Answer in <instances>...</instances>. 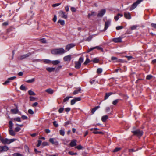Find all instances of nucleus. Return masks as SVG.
<instances>
[{
    "instance_id": "nucleus-1",
    "label": "nucleus",
    "mask_w": 156,
    "mask_h": 156,
    "mask_svg": "<svg viewBox=\"0 0 156 156\" xmlns=\"http://www.w3.org/2000/svg\"><path fill=\"white\" fill-rule=\"evenodd\" d=\"M51 52L53 55H59L64 54L66 51L63 48H60L53 49L51 50Z\"/></svg>"
},
{
    "instance_id": "nucleus-2",
    "label": "nucleus",
    "mask_w": 156,
    "mask_h": 156,
    "mask_svg": "<svg viewBox=\"0 0 156 156\" xmlns=\"http://www.w3.org/2000/svg\"><path fill=\"white\" fill-rule=\"evenodd\" d=\"M0 140L1 142L4 144H9L16 140V139H9L7 138H3L1 136H0Z\"/></svg>"
},
{
    "instance_id": "nucleus-3",
    "label": "nucleus",
    "mask_w": 156,
    "mask_h": 156,
    "mask_svg": "<svg viewBox=\"0 0 156 156\" xmlns=\"http://www.w3.org/2000/svg\"><path fill=\"white\" fill-rule=\"evenodd\" d=\"M132 132L133 133V135L140 137L142 135L143 133V131L139 129L132 131Z\"/></svg>"
},
{
    "instance_id": "nucleus-4",
    "label": "nucleus",
    "mask_w": 156,
    "mask_h": 156,
    "mask_svg": "<svg viewBox=\"0 0 156 156\" xmlns=\"http://www.w3.org/2000/svg\"><path fill=\"white\" fill-rule=\"evenodd\" d=\"M143 0H137V1L133 3L130 8V10L132 11L137 6L138 4H140Z\"/></svg>"
},
{
    "instance_id": "nucleus-5",
    "label": "nucleus",
    "mask_w": 156,
    "mask_h": 156,
    "mask_svg": "<svg viewBox=\"0 0 156 156\" xmlns=\"http://www.w3.org/2000/svg\"><path fill=\"white\" fill-rule=\"evenodd\" d=\"M49 142L51 143L52 144L56 146H58L59 145L58 142L55 138H50L49 140Z\"/></svg>"
},
{
    "instance_id": "nucleus-6",
    "label": "nucleus",
    "mask_w": 156,
    "mask_h": 156,
    "mask_svg": "<svg viewBox=\"0 0 156 156\" xmlns=\"http://www.w3.org/2000/svg\"><path fill=\"white\" fill-rule=\"evenodd\" d=\"M31 53L29 52L26 54L22 55L19 56L18 57V59L19 60H22L23 59L30 56L31 55Z\"/></svg>"
},
{
    "instance_id": "nucleus-7",
    "label": "nucleus",
    "mask_w": 156,
    "mask_h": 156,
    "mask_svg": "<svg viewBox=\"0 0 156 156\" xmlns=\"http://www.w3.org/2000/svg\"><path fill=\"white\" fill-rule=\"evenodd\" d=\"M58 13L62 18L65 19H67V14H66L65 12L62 10H60L59 12Z\"/></svg>"
},
{
    "instance_id": "nucleus-8",
    "label": "nucleus",
    "mask_w": 156,
    "mask_h": 156,
    "mask_svg": "<svg viewBox=\"0 0 156 156\" xmlns=\"http://www.w3.org/2000/svg\"><path fill=\"white\" fill-rule=\"evenodd\" d=\"M124 16L126 19L128 20H130L131 18V14L129 12H125L124 13Z\"/></svg>"
},
{
    "instance_id": "nucleus-9",
    "label": "nucleus",
    "mask_w": 156,
    "mask_h": 156,
    "mask_svg": "<svg viewBox=\"0 0 156 156\" xmlns=\"http://www.w3.org/2000/svg\"><path fill=\"white\" fill-rule=\"evenodd\" d=\"M75 45L73 43L67 45L66 47V50L67 51H69L71 48L74 47Z\"/></svg>"
},
{
    "instance_id": "nucleus-10",
    "label": "nucleus",
    "mask_w": 156,
    "mask_h": 156,
    "mask_svg": "<svg viewBox=\"0 0 156 156\" xmlns=\"http://www.w3.org/2000/svg\"><path fill=\"white\" fill-rule=\"evenodd\" d=\"M72 59V57L71 55H68L65 56L63 58L64 61L65 62L70 61Z\"/></svg>"
},
{
    "instance_id": "nucleus-11",
    "label": "nucleus",
    "mask_w": 156,
    "mask_h": 156,
    "mask_svg": "<svg viewBox=\"0 0 156 156\" xmlns=\"http://www.w3.org/2000/svg\"><path fill=\"white\" fill-rule=\"evenodd\" d=\"M91 130H93V133L95 134H103V133L101 131H98L97 130H99V129L97 128H94V129H91Z\"/></svg>"
},
{
    "instance_id": "nucleus-12",
    "label": "nucleus",
    "mask_w": 156,
    "mask_h": 156,
    "mask_svg": "<svg viewBox=\"0 0 156 156\" xmlns=\"http://www.w3.org/2000/svg\"><path fill=\"white\" fill-rule=\"evenodd\" d=\"M105 9L101 10L99 12L98 14V16L100 17H102L103 15L105 13Z\"/></svg>"
},
{
    "instance_id": "nucleus-13",
    "label": "nucleus",
    "mask_w": 156,
    "mask_h": 156,
    "mask_svg": "<svg viewBox=\"0 0 156 156\" xmlns=\"http://www.w3.org/2000/svg\"><path fill=\"white\" fill-rule=\"evenodd\" d=\"M15 105L16 106V108L15 109H11V112L12 114H16L18 113V109L17 106L15 104Z\"/></svg>"
},
{
    "instance_id": "nucleus-14",
    "label": "nucleus",
    "mask_w": 156,
    "mask_h": 156,
    "mask_svg": "<svg viewBox=\"0 0 156 156\" xmlns=\"http://www.w3.org/2000/svg\"><path fill=\"white\" fill-rule=\"evenodd\" d=\"M69 145L71 147H73L76 146V140H72L70 143L69 144Z\"/></svg>"
},
{
    "instance_id": "nucleus-15",
    "label": "nucleus",
    "mask_w": 156,
    "mask_h": 156,
    "mask_svg": "<svg viewBox=\"0 0 156 156\" xmlns=\"http://www.w3.org/2000/svg\"><path fill=\"white\" fill-rule=\"evenodd\" d=\"M110 24V21H107L105 22V28L104 29V31L106 30L108 27L109 26Z\"/></svg>"
},
{
    "instance_id": "nucleus-16",
    "label": "nucleus",
    "mask_w": 156,
    "mask_h": 156,
    "mask_svg": "<svg viewBox=\"0 0 156 156\" xmlns=\"http://www.w3.org/2000/svg\"><path fill=\"white\" fill-rule=\"evenodd\" d=\"M113 41L115 43L121 42L122 41V38L119 37L114 38L113 39Z\"/></svg>"
},
{
    "instance_id": "nucleus-17",
    "label": "nucleus",
    "mask_w": 156,
    "mask_h": 156,
    "mask_svg": "<svg viewBox=\"0 0 156 156\" xmlns=\"http://www.w3.org/2000/svg\"><path fill=\"white\" fill-rule=\"evenodd\" d=\"M75 67L76 69H79L80 67L81 64L78 61H76L75 62Z\"/></svg>"
},
{
    "instance_id": "nucleus-18",
    "label": "nucleus",
    "mask_w": 156,
    "mask_h": 156,
    "mask_svg": "<svg viewBox=\"0 0 156 156\" xmlns=\"http://www.w3.org/2000/svg\"><path fill=\"white\" fill-rule=\"evenodd\" d=\"M123 15L122 14L118 13L117 16L114 17V19L115 21H117L119 19V17H122Z\"/></svg>"
},
{
    "instance_id": "nucleus-19",
    "label": "nucleus",
    "mask_w": 156,
    "mask_h": 156,
    "mask_svg": "<svg viewBox=\"0 0 156 156\" xmlns=\"http://www.w3.org/2000/svg\"><path fill=\"white\" fill-rule=\"evenodd\" d=\"M2 152L6 151L9 150V148L7 146H2Z\"/></svg>"
},
{
    "instance_id": "nucleus-20",
    "label": "nucleus",
    "mask_w": 156,
    "mask_h": 156,
    "mask_svg": "<svg viewBox=\"0 0 156 156\" xmlns=\"http://www.w3.org/2000/svg\"><path fill=\"white\" fill-rule=\"evenodd\" d=\"M55 69V68L53 67H48L46 68V70L49 72L54 71Z\"/></svg>"
},
{
    "instance_id": "nucleus-21",
    "label": "nucleus",
    "mask_w": 156,
    "mask_h": 156,
    "mask_svg": "<svg viewBox=\"0 0 156 156\" xmlns=\"http://www.w3.org/2000/svg\"><path fill=\"white\" fill-rule=\"evenodd\" d=\"M100 108V106L99 105H98V106L95 107L94 108L92 109L91 110V112L92 114H94L95 112L98 109Z\"/></svg>"
},
{
    "instance_id": "nucleus-22",
    "label": "nucleus",
    "mask_w": 156,
    "mask_h": 156,
    "mask_svg": "<svg viewBox=\"0 0 156 156\" xmlns=\"http://www.w3.org/2000/svg\"><path fill=\"white\" fill-rule=\"evenodd\" d=\"M45 91L50 94H53L54 92L53 90L51 88H48Z\"/></svg>"
},
{
    "instance_id": "nucleus-23",
    "label": "nucleus",
    "mask_w": 156,
    "mask_h": 156,
    "mask_svg": "<svg viewBox=\"0 0 156 156\" xmlns=\"http://www.w3.org/2000/svg\"><path fill=\"white\" fill-rule=\"evenodd\" d=\"M113 94L112 93V92H109V93H106L105 94V98L104 99L105 100L107 99L108 98V97L111 95L112 94Z\"/></svg>"
},
{
    "instance_id": "nucleus-24",
    "label": "nucleus",
    "mask_w": 156,
    "mask_h": 156,
    "mask_svg": "<svg viewBox=\"0 0 156 156\" xmlns=\"http://www.w3.org/2000/svg\"><path fill=\"white\" fill-rule=\"evenodd\" d=\"M9 134L11 136H14L15 135V132L12 129H9Z\"/></svg>"
},
{
    "instance_id": "nucleus-25",
    "label": "nucleus",
    "mask_w": 156,
    "mask_h": 156,
    "mask_svg": "<svg viewBox=\"0 0 156 156\" xmlns=\"http://www.w3.org/2000/svg\"><path fill=\"white\" fill-rule=\"evenodd\" d=\"M81 90V89L80 88H78L77 90H75L73 92V94L74 95H76L79 93Z\"/></svg>"
},
{
    "instance_id": "nucleus-26",
    "label": "nucleus",
    "mask_w": 156,
    "mask_h": 156,
    "mask_svg": "<svg viewBox=\"0 0 156 156\" xmlns=\"http://www.w3.org/2000/svg\"><path fill=\"white\" fill-rule=\"evenodd\" d=\"M108 117L107 115L103 116L102 117L101 120L103 122H105L108 119Z\"/></svg>"
},
{
    "instance_id": "nucleus-27",
    "label": "nucleus",
    "mask_w": 156,
    "mask_h": 156,
    "mask_svg": "<svg viewBox=\"0 0 156 156\" xmlns=\"http://www.w3.org/2000/svg\"><path fill=\"white\" fill-rule=\"evenodd\" d=\"M60 61L58 60L52 61L51 63L54 65H56L59 64Z\"/></svg>"
},
{
    "instance_id": "nucleus-28",
    "label": "nucleus",
    "mask_w": 156,
    "mask_h": 156,
    "mask_svg": "<svg viewBox=\"0 0 156 156\" xmlns=\"http://www.w3.org/2000/svg\"><path fill=\"white\" fill-rule=\"evenodd\" d=\"M99 61V59L98 58H94L91 61L93 63H98V62Z\"/></svg>"
},
{
    "instance_id": "nucleus-29",
    "label": "nucleus",
    "mask_w": 156,
    "mask_h": 156,
    "mask_svg": "<svg viewBox=\"0 0 156 156\" xmlns=\"http://www.w3.org/2000/svg\"><path fill=\"white\" fill-rule=\"evenodd\" d=\"M86 57H87L86 59V61H85V62H84V63H83V64L84 65H86L88 63H89L90 62V60H89V59L88 58V55H86Z\"/></svg>"
},
{
    "instance_id": "nucleus-30",
    "label": "nucleus",
    "mask_w": 156,
    "mask_h": 156,
    "mask_svg": "<svg viewBox=\"0 0 156 156\" xmlns=\"http://www.w3.org/2000/svg\"><path fill=\"white\" fill-rule=\"evenodd\" d=\"M13 124L12 121H10L9 122V129H12L13 128Z\"/></svg>"
},
{
    "instance_id": "nucleus-31",
    "label": "nucleus",
    "mask_w": 156,
    "mask_h": 156,
    "mask_svg": "<svg viewBox=\"0 0 156 156\" xmlns=\"http://www.w3.org/2000/svg\"><path fill=\"white\" fill-rule=\"evenodd\" d=\"M35 79L34 78H32L30 80H28L26 81V82L28 83H31L34 82L35 81Z\"/></svg>"
},
{
    "instance_id": "nucleus-32",
    "label": "nucleus",
    "mask_w": 156,
    "mask_h": 156,
    "mask_svg": "<svg viewBox=\"0 0 156 156\" xmlns=\"http://www.w3.org/2000/svg\"><path fill=\"white\" fill-rule=\"evenodd\" d=\"M72 96L67 97L65 98L63 100V102L64 103L68 101L69 99L70 98H72Z\"/></svg>"
},
{
    "instance_id": "nucleus-33",
    "label": "nucleus",
    "mask_w": 156,
    "mask_h": 156,
    "mask_svg": "<svg viewBox=\"0 0 156 156\" xmlns=\"http://www.w3.org/2000/svg\"><path fill=\"white\" fill-rule=\"evenodd\" d=\"M58 23H60L62 26H63L65 24V21L63 20H59L58 21Z\"/></svg>"
},
{
    "instance_id": "nucleus-34",
    "label": "nucleus",
    "mask_w": 156,
    "mask_h": 156,
    "mask_svg": "<svg viewBox=\"0 0 156 156\" xmlns=\"http://www.w3.org/2000/svg\"><path fill=\"white\" fill-rule=\"evenodd\" d=\"M59 134L60 135L64 136L65 135V130L64 129H61L59 131Z\"/></svg>"
},
{
    "instance_id": "nucleus-35",
    "label": "nucleus",
    "mask_w": 156,
    "mask_h": 156,
    "mask_svg": "<svg viewBox=\"0 0 156 156\" xmlns=\"http://www.w3.org/2000/svg\"><path fill=\"white\" fill-rule=\"evenodd\" d=\"M28 94L30 95H35L36 94L31 90H30L28 91Z\"/></svg>"
},
{
    "instance_id": "nucleus-36",
    "label": "nucleus",
    "mask_w": 156,
    "mask_h": 156,
    "mask_svg": "<svg viewBox=\"0 0 156 156\" xmlns=\"http://www.w3.org/2000/svg\"><path fill=\"white\" fill-rule=\"evenodd\" d=\"M20 89L22 90H26V88L23 85H22L20 87Z\"/></svg>"
},
{
    "instance_id": "nucleus-37",
    "label": "nucleus",
    "mask_w": 156,
    "mask_h": 156,
    "mask_svg": "<svg viewBox=\"0 0 156 156\" xmlns=\"http://www.w3.org/2000/svg\"><path fill=\"white\" fill-rule=\"evenodd\" d=\"M13 156H23V155L22 154H20L18 153H14L13 154Z\"/></svg>"
},
{
    "instance_id": "nucleus-38",
    "label": "nucleus",
    "mask_w": 156,
    "mask_h": 156,
    "mask_svg": "<svg viewBox=\"0 0 156 156\" xmlns=\"http://www.w3.org/2000/svg\"><path fill=\"white\" fill-rule=\"evenodd\" d=\"M52 61L49 59H45L44 61V62L46 63L50 64L51 63Z\"/></svg>"
},
{
    "instance_id": "nucleus-39",
    "label": "nucleus",
    "mask_w": 156,
    "mask_h": 156,
    "mask_svg": "<svg viewBox=\"0 0 156 156\" xmlns=\"http://www.w3.org/2000/svg\"><path fill=\"white\" fill-rule=\"evenodd\" d=\"M83 61V58L82 57H80L79 58L78 61V62H79L81 64Z\"/></svg>"
},
{
    "instance_id": "nucleus-40",
    "label": "nucleus",
    "mask_w": 156,
    "mask_h": 156,
    "mask_svg": "<svg viewBox=\"0 0 156 156\" xmlns=\"http://www.w3.org/2000/svg\"><path fill=\"white\" fill-rule=\"evenodd\" d=\"M119 101V99H117L114 100L112 102V104L114 105L117 104Z\"/></svg>"
},
{
    "instance_id": "nucleus-41",
    "label": "nucleus",
    "mask_w": 156,
    "mask_h": 156,
    "mask_svg": "<svg viewBox=\"0 0 156 156\" xmlns=\"http://www.w3.org/2000/svg\"><path fill=\"white\" fill-rule=\"evenodd\" d=\"M13 120L18 122H21V120L20 117H17L16 118H14L13 119Z\"/></svg>"
},
{
    "instance_id": "nucleus-42",
    "label": "nucleus",
    "mask_w": 156,
    "mask_h": 156,
    "mask_svg": "<svg viewBox=\"0 0 156 156\" xmlns=\"http://www.w3.org/2000/svg\"><path fill=\"white\" fill-rule=\"evenodd\" d=\"M94 48L95 49H97L98 50H101V51H103V48L100 47V46H97L96 47H94Z\"/></svg>"
},
{
    "instance_id": "nucleus-43",
    "label": "nucleus",
    "mask_w": 156,
    "mask_h": 156,
    "mask_svg": "<svg viewBox=\"0 0 156 156\" xmlns=\"http://www.w3.org/2000/svg\"><path fill=\"white\" fill-rule=\"evenodd\" d=\"M97 73L98 74L101 73L102 72V69L101 68H98L97 69Z\"/></svg>"
},
{
    "instance_id": "nucleus-44",
    "label": "nucleus",
    "mask_w": 156,
    "mask_h": 156,
    "mask_svg": "<svg viewBox=\"0 0 156 156\" xmlns=\"http://www.w3.org/2000/svg\"><path fill=\"white\" fill-rule=\"evenodd\" d=\"M137 26L136 25H133L131 27V30H132L136 29L137 27Z\"/></svg>"
},
{
    "instance_id": "nucleus-45",
    "label": "nucleus",
    "mask_w": 156,
    "mask_h": 156,
    "mask_svg": "<svg viewBox=\"0 0 156 156\" xmlns=\"http://www.w3.org/2000/svg\"><path fill=\"white\" fill-rule=\"evenodd\" d=\"M63 142L62 143L64 145H67V144L69 143V141L66 140H63Z\"/></svg>"
},
{
    "instance_id": "nucleus-46",
    "label": "nucleus",
    "mask_w": 156,
    "mask_h": 156,
    "mask_svg": "<svg viewBox=\"0 0 156 156\" xmlns=\"http://www.w3.org/2000/svg\"><path fill=\"white\" fill-rule=\"evenodd\" d=\"M53 123L54 126L56 127H58V124L57 123L56 121H54L53 122Z\"/></svg>"
},
{
    "instance_id": "nucleus-47",
    "label": "nucleus",
    "mask_w": 156,
    "mask_h": 156,
    "mask_svg": "<svg viewBox=\"0 0 156 156\" xmlns=\"http://www.w3.org/2000/svg\"><path fill=\"white\" fill-rule=\"evenodd\" d=\"M123 26H118L116 27V29L117 30H120V29H123Z\"/></svg>"
},
{
    "instance_id": "nucleus-48",
    "label": "nucleus",
    "mask_w": 156,
    "mask_h": 156,
    "mask_svg": "<svg viewBox=\"0 0 156 156\" xmlns=\"http://www.w3.org/2000/svg\"><path fill=\"white\" fill-rule=\"evenodd\" d=\"M16 78V76H13V77H11L10 78H9L8 79V80H9V81H10L13 80H14Z\"/></svg>"
},
{
    "instance_id": "nucleus-49",
    "label": "nucleus",
    "mask_w": 156,
    "mask_h": 156,
    "mask_svg": "<svg viewBox=\"0 0 156 156\" xmlns=\"http://www.w3.org/2000/svg\"><path fill=\"white\" fill-rule=\"evenodd\" d=\"M76 101H80L81 100V98L80 97H76L74 98Z\"/></svg>"
},
{
    "instance_id": "nucleus-50",
    "label": "nucleus",
    "mask_w": 156,
    "mask_h": 156,
    "mask_svg": "<svg viewBox=\"0 0 156 156\" xmlns=\"http://www.w3.org/2000/svg\"><path fill=\"white\" fill-rule=\"evenodd\" d=\"M76 101L74 99L73 100H72L71 101V102H70L71 105H74V104H75V103H76Z\"/></svg>"
},
{
    "instance_id": "nucleus-51",
    "label": "nucleus",
    "mask_w": 156,
    "mask_h": 156,
    "mask_svg": "<svg viewBox=\"0 0 156 156\" xmlns=\"http://www.w3.org/2000/svg\"><path fill=\"white\" fill-rule=\"evenodd\" d=\"M121 149L120 148L116 147L113 150V152H115L119 151Z\"/></svg>"
},
{
    "instance_id": "nucleus-52",
    "label": "nucleus",
    "mask_w": 156,
    "mask_h": 156,
    "mask_svg": "<svg viewBox=\"0 0 156 156\" xmlns=\"http://www.w3.org/2000/svg\"><path fill=\"white\" fill-rule=\"evenodd\" d=\"M61 3H57L53 4L52 5V6H53V7H55L59 6V5H61Z\"/></svg>"
},
{
    "instance_id": "nucleus-53",
    "label": "nucleus",
    "mask_w": 156,
    "mask_h": 156,
    "mask_svg": "<svg viewBox=\"0 0 156 156\" xmlns=\"http://www.w3.org/2000/svg\"><path fill=\"white\" fill-rule=\"evenodd\" d=\"M21 129V128L18 127H16L15 128V130L16 132H18L20 131Z\"/></svg>"
},
{
    "instance_id": "nucleus-54",
    "label": "nucleus",
    "mask_w": 156,
    "mask_h": 156,
    "mask_svg": "<svg viewBox=\"0 0 156 156\" xmlns=\"http://www.w3.org/2000/svg\"><path fill=\"white\" fill-rule=\"evenodd\" d=\"M28 112L29 113V114L31 115H32L34 113L33 111L31 109H29L28 110Z\"/></svg>"
},
{
    "instance_id": "nucleus-55",
    "label": "nucleus",
    "mask_w": 156,
    "mask_h": 156,
    "mask_svg": "<svg viewBox=\"0 0 156 156\" xmlns=\"http://www.w3.org/2000/svg\"><path fill=\"white\" fill-rule=\"evenodd\" d=\"M41 142H42V141L41 140H38V144L37 145V147H39L40 146V145H41Z\"/></svg>"
},
{
    "instance_id": "nucleus-56",
    "label": "nucleus",
    "mask_w": 156,
    "mask_h": 156,
    "mask_svg": "<svg viewBox=\"0 0 156 156\" xmlns=\"http://www.w3.org/2000/svg\"><path fill=\"white\" fill-rule=\"evenodd\" d=\"M76 148L78 150H81L83 148V147L81 145H79L76 147Z\"/></svg>"
},
{
    "instance_id": "nucleus-57",
    "label": "nucleus",
    "mask_w": 156,
    "mask_h": 156,
    "mask_svg": "<svg viewBox=\"0 0 156 156\" xmlns=\"http://www.w3.org/2000/svg\"><path fill=\"white\" fill-rule=\"evenodd\" d=\"M152 77V76L151 75H149L147 76L146 77V79L147 80H150Z\"/></svg>"
},
{
    "instance_id": "nucleus-58",
    "label": "nucleus",
    "mask_w": 156,
    "mask_h": 156,
    "mask_svg": "<svg viewBox=\"0 0 156 156\" xmlns=\"http://www.w3.org/2000/svg\"><path fill=\"white\" fill-rule=\"evenodd\" d=\"M94 13V12H92L91 13H89L88 15V18H90L91 16H93Z\"/></svg>"
},
{
    "instance_id": "nucleus-59",
    "label": "nucleus",
    "mask_w": 156,
    "mask_h": 156,
    "mask_svg": "<svg viewBox=\"0 0 156 156\" xmlns=\"http://www.w3.org/2000/svg\"><path fill=\"white\" fill-rule=\"evenodd\" d=\"M64 110V108H61L59 109L58 112L59 113H62L63 112Z\"/></svg>"
},
{
    "instance_id": "nucleus-60",
    "label": "nucleus",
    "mask_w": 156,
    "mask_h": 156,
    "mask_svg": "<svg viewBox=\"0 0 156 156\" xmlns=\"http://www.w3.org/2000/svg\"><path fill=\"white\" fill-rule=\"evenodd\" d=\"M71 124V122L70 121H67L65 122L64 126H66L69 124Z\"/></svg>"
},
{
    "instance_id": "nucleus-61",
    "label": "nucleus",
    "mask_w": 156,
    "mask_h": 156,
    "mask_svg": "<svg viewBox=\"0 0 156 156\" xmlns=\"http://www.w3.org/2000/svg\"><path fill=\"white\" fill-rule=\"evenodd\" d=\"M70 10L73 12H75L76 10V9L74 7H71L70 8Z\"/></svg>"
},
{
    "instance_id": "nucleus-62",
    "label": "nucleus",
    "mask_w": 156,
    "mask_h": 156,
    "mask_svg": "<svg viewBox=\"0 0 156 156\" xmlns=\"http://www.w3.org/2000/svg\"><path fill=\"white\" fill-rule=\"evenodd\" d=\"M92 38V37L90 36L86 39V41H89L91 40Z\"/></svg>"
},
{
    "instance_id": "nucleus-63",
    "label": "nucleus",
    "mask_w": 156,
    "mask_h": 156,
    "mask_svg": "<svg viewBox=\"0 0 156 156\" xmlns=\"http://www.w3.org/2000/svg\"><path fill=\"white\" fill-rule=\"evenodd\" d=\"M41 42L43 43H46V40L44 38H43L41 39Z\"/></svg>"
},
{
    "instance_id": "nucleus-64",
    "label": "nucleus",
    "mask_w": 156,
    "mask_h": 156,
    "mask_svg": "<svg viewBox=\"0 0 156 156\" xmlns=\"http://www.w3.org/2000/svg\"><path fill=\"white\" fill-rule=\"evenodd\" d=\"M151 26L152 27L156 29V24L152 23L151 24Z\"/></svg>"
}]
</instances>
